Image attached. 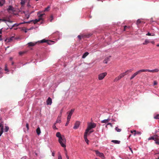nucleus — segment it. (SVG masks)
Listing matches in <instances>:
<instances>
[{
  "label": "nucleus",
  "mask_w": 159,
  "mask_h": 159,
  "mask_svg": "<svg viewBox=\"0 0 159 159\" xmlns=\"http://www.w3.org/2000/svg\"><path fill=\"white\" fill-rule=\"evenodd\" d=\"M56 136L59 138L58 141L61 146L65 148L66 145L65 143L66 142V140L64 136H61L60 133L57 132L56 134ZM66 150V148H65Z\"/></svg>",
  "instance_id": "f257e3e1"
},
{
  "label": "nucleus",
  "mask_w": 159,
  "mask_h": 159,
  "mask_svg": "<svg viewBox=\"0 0 159 159\" xmlns=\"http://www.w3.org/2000/svg\"><path fill=\"white\" fill-rule=\"evenodd\" d=\"M37 15L39 17V19H36L35 20H33V21L34 24H36L40 20H43V18L45 16V14L44 13L41 14L40 12H38Z\"/></svg>",
  "instance_id": "f03ea898"
},
{
  "label": "nucleus",
  "mask_w": 159,
  "mask_h": 159,
  "mask_svg": "<svg viewBox=\"0 0 159 159\" xmlns=\"http://www.w3.org/2000/svg\"><path fill=\"white\" fill-rule=\"evenodd\" d=\"M96 125L94 123L90 122L88 123V127L85 130V132L88 133L90 130L96 127Z\"/></svg>",
  "instance_id": "7ed1b4c3"
},
{
  "label": "nucleus",
  "mask_w": 159,
  "mask_h": 159,
  "mask_svg": "<svg viewBox=\"0 0 159 159\" xmlns=\"http://www.w3.org/2000/svg\"><path fill=\"white\" fill-rule=\"evenodd\" d=\"M144 70L143 69H142V70H139L138 71H137V72H136L134 73L132 75V76L130 78V80H131L133 79L137 75L140 74V73L141 72H144Z\"/></svg>",
  "instance_id": "20e7f679"
},
{
  "label": "nucleus",
  "mask_w": 159,
  "mask_h": 159,
  "mask_svg": "<svg viewBox=\"0 0 159 159\" xmlns=\"http://www.w3.org/2000/svg\"><path fill=\"white\" fill-rule=\"evenodd\" d=\"M107 72H104L98 75V79L99 80H102L107 75Z\"/></svg>",
  "instance_id": "39448f33"
},
{
  "label": "nucleus",
  "mask_w": 159,
  "mask_h": 159,
  "mask_svg": "<svg viewBox=\"0 0 159 159\" xmlns=\"http://www.w3.org/2000/svg\"><path fill=\"white\" fill-rule=\"evenodd\" d=\"M96 154L99 157H101L102 159H105V157L103 153L99 152L98 150H95Z\"/></svg>",
  "instance_id": "423d86ee"
},
{
  "label": "nucleus",
  "mask_w": 159,
  "mask_h": 159,
  "mask_svg": "<svg viewBox=\"0 0 159 159\" xmlns=\"http://www.w3.org/2000/svg\"><path fill=\"white\" fill-rule=\"evenodd\" d=\"M144 71V72H146L148 71L150 72H152V73H154V72H157L159 71V69H155L154 70H150L149 69H143Z\"/></svg>",
  "instance_id": "0eeeda50"
},
{
  "label": "nucleus",
  "mask_w": 159,
  "mask_h": 159,
  "mask_svg": "<svg viewBox=\"0 0 159 159\" xmlns=\"http://www.w3.org/2000/svg\"><path fill=\"white\" fill-rule=\"evenodd\" d=\"M3 122L0 123V137L3 132Z\"/></svg>",
  "instance_id": "6e6552de"
},
{
  "label": "nucleus",
  "mask_w": 159,
  "mask_h": 159,
  "mask_svg": "<svg viewBox=\"0 0 159 159\" xmlns=\"http://www.w3.org/2000/svg\"><path fill=\"white\" fill-rule=\"evenodd\" d=\"M52 42L51 41H48L44 39L41 40L39 41L38 42L39 43H47L48 44H51V43Z\"/></svg>",
  "instance_id": "1a4fd4ad"
},
{
  "label": "nucleus",
  "mask_w": 159,
  "mask_h": 159,
  "mask_svg": "<svg viewBox=\"0 0 159 159\" xmlns=\"http://www.w3.org/2000/svg\"><path fill=\"white\" fill-rule=\"evenodd\" d=\"M88 133L85 132L84 135V138L85 140V141L88 144H89L88 142H89V140L88 139L87 137V135L88 134Z\"/></svg>",
  "instance_id": "9d476101"
},
{
  "label": "nucleus",
  "mask_w": 159,
  "mask_h": 159,
  "mask_svg": "<svg viewBox=\"0 0 159 159\" xmlns=\"http://www.w3.org/2000/svg\"><path fill=\"white\" fill-rule=\"evenodd\" d=\"M47 104L48 105H51L52 103V100L51 98L49 97L46 101Z\"/></svg>",
  "instance_id": "9b49d317"
},
{
  "label": "nucleus",
  "mask_w": 159,
  "mask_h": 159,
  "mask_svg": "<svg viewBox=\"0 0 159 159\" xmlns=\"http://www.w3.org/2000/svg\"><path fill=\"white\" fill-rule=\"evenodd\" d=\"M80 125V123L79 121H76L75 125L73 127L74 129H77L79 127Z\"/></svg>",
  "instance_id": "f8f14e48"
},
{
  "label": "nucleus",
  "mask_w": 159,
  "mask_h": 159,
  "mask_svg": "<svg viewBox=\"0 0 159 159\" xmlns=\"http://www.w3.org/2000/svg\"><path fill=\"white\" fill-rule=\"evenodd\" d=\"M37 43H38V42H37L36 43H34L33 42H31L29 43H28V44L29 47L34 46V45H35Z\"/></svg>",
  "instance_id": "ddd939ff"
},
{
  "label": "nucleus",
  "mask_w": 159,
  "mask_h": 159,
  "mask_svg": "<svg viewBox=\"0 0 159 159\" xmlns=\"http://www.w3.org/2000/svg\"><path fill=\"white\" fill-rule=\"evenodd\" d=\"M127 74V73H126L125 72L120 74L119 76H120V78L121 79L125 75Z\"/></svg>",
  "instance_id": "4468645a"
},
{
  "label": "nucleus",
  "mask_w": 159,
  "mask_h": 159,
  "mask_svg": "<svg viewBox=\"0 0 159 159\" xmlns=\"http://www.w3.org/2000/svg\"><path fill=\"white\" fill-rule=\"evenodd\" d=\"M110 57V56L109 57H107L105 58V59L103 61V63H107V61L109 60V58Z\"/></svg>",
  "instance_id": "2eb2a0df"
},
{
  "label": "nucleus",
  "mask_w": 159,
  "mask_h": 159,
  "mask_svg": "<svg viewBox=\"0 0 159 159\" xmlns=\"http://www.w3.org/2000/svg\"><path fill=\"white\" fill-rule=\"evenodd\" d=\"M150 43V41L148 39H146L145 41L143 43V45H146L147 44L149 43Z\"/></svg>",
  "instance_id": "dca6fc26"
},
{
  "label": "nucleus",
  "mask_w": 159,
  "mask_h": 159,
  "mask_svg": "<svg viewBox=\"0 0 159 159\" xmlns=\"http://www.w3.org/2000/svg\"><path fill=\"white\" fill-rule=\"evenodd\" d=\"M157 135H156V136H154V137H150L148 139V140H150L152 139V140H156V138L157 137Z\"/></svg>",
  "instance_id": "f3484780"
},
{
  "label": "nucleus",
  "mask_w": 159,
  "mask_h": 159,
  "mask_svg": "<svg viewBox=\"0 0 159 159\" xmlns=\"http://www.w3.org/2000/svg\"><path fill=\"white\" fill-rule=\"evenodd\" d=\"M10 11H13V8L12 6H9L8 8L7 9V11L9 12Z\"/></svg>",
  "instance_id": "a211bd4d"
},
{
  "label": "nucleus",
  "mask_w": 159,
  "mask_h": 159,
  "mask_svg": "<svg viewBox=\"0 0 159 159\" xmlns=\"http://www.w3.org/2000/svg\"><path fill=\"white\" fill-rule=\"evenodd\" d=\"M74 111V109H72L71 111L69 112H67V113L68 114V115L71 116L72 114L73 113Z\"/></svg>",
  "instance_id": "6ab92c4d"
},
{
  "label": "nucleus",
  "mask_w": 159,
  "mask_h": 159,
  "mask_svg": "<svg viewBox=\"0 0 159 159\" xmlns=\"http://www.w3.org/2000/svg\"><path fill=\"white\" fill-rule=\"evenodd\" d=\"M110 120V118H108L107 119L101 121V123H107L109 122Z\"/></svg>",
  "instance_id": "aec40b11"
},
{
  "label": "nucleus",
  "mask_w": 159,
  "mask_h": 159,
  "mask_svg": "<svg viewBox=\"0 0 159 159\" xmlns=\"http://www.w3.org/2000/svg\"><path fill=\"white\" fill-rule=\"evenodd\" d=\"M36 133L38 135H39L41 133L40 128L38 127L36 129Z\"/></svg>",
  "instance_id": "412c9836"
},
{
  "label": "nucleus",
  "mask_w": 159,
  "mask_h": 159,
  "mask_svg": "<svg viewBox=\"0 0 159 159\" xmlns=\"http://www.w3.org/2000/svg\"><path fill=\"white\" fill-rule=\"evenodd\" d=\"M20 0L21 1V2H20V4L22 6H23L25 4L26 0Z\"/></svg>",
  "instance_id": "4be33fe9"
},
{
  "label": "nucleus",
  "mask_w": 159,
  "mask_h": 159,
  "mask_svg": "<svg viewBox=\"0 0 159 159\" xmlns=\"http://www.w3.org/2000/svg\"><path fill=\"white\" fill-rule=\"evenodd\" d=\"M89 54V53L88 52H86L83 55L82 58H84L86 57Z\"/></svg>",
  "instance_id": "5701e85b"
},
{
  "label": "nucleus",
  "mask_w": 159,
  "mask_h": 159,
  "mask_svg": "<svg viewBox=\"0 0 159 159\" xmlns=\"http://www.w3.org/2000/svg\"><path fill=\"white\" fill-rule=\"evenodd\" d=\"M111 142L116 144H119L120 143V141L116 140H112L111 141Z\"/></svg>",
  "instance_id": "b1692460"
},
{
  "label": "nucleus",
  "mask_w": 159,
  "mask_h": 159,
  "mask_svg": "<svg viewBox=\"0 0 159 159\" xmlns=\"http://www.w3.org/2000/svg\"><path fill=\"white\" fill-rule=\"evenodd\" d=\"M121 78L119 76H118L117 77H116L114 80V82H117L118 80L120 79Z\"/></svg>",
  "instance_id": "393cba45"
},
{
  "label": "nucleus",
  "mask_w": 159,
  "mask_h": 159,
  "mask_svg": "<svg viewBox=\"0 0 159 159\" xmlns=\"http://www.w3.org/2000/svg\"><path fill=\"white\" fill-rule=\"evenodd\" d=\"M61 122V118L60 117H58L56 121V123H60Z\"/></svg>",
  "instance_id": "a878e982"
},
{
  "label": "nucleus",
  "mask_w": 159,
  "mask_h": 159,
  "mask_svg": "<svg viewBox=\"0 0 159 159\" xmlns=\"http://www.w3.org/2000/svg\"><path fill=\"white\" fill-rule=\"evenodd\" d=\"M0 19L1 20V21L5 22V21H7L9 22H11V23L12 22V21H10L9 20H7L6 19Z\"/></svg>",
  "instance_id": "bb28decb"
},
{
  "label": "nucleus",
  "mask_w": 159,
  "mask_h": 159,
  "mask_svg": "<svg viewBox=\"0 0 159 159\" xmlns=\"http://www.w3.org/2000/svg\"><path fill=\"white\" fill-rule=\"evenodd\" d=\"M131 133L132 134H134V136H135L136 134V131L135 130H131Z\"/></svg>",
  "instance_id": "cd10ccee"
},
{
  "label": "nucleus",
  "mask_w": 159,
  "mask_h": 159,
  "mask_svg": "<svg viewBox=\"0 0 159 159\" xmlns=\"http://www.w3.org/2000/svg\"><path fill=\"white\" fill-rule=\"evenodd\" d=\"M155 141V143L157 144H159V139L157 137L156 138V140H154Z\"/></svg>",
  "instance_id": "c85d7f7f"
},
{
  "label": "nucleus",
  "mask_w": 159,
  "mask_h": 159,
  "mask_svg": "<svg viewBox=\"0 0 159 159\" xmlns=\"http://www.w3.org/2000/svg\"><path fill=\"white\" fill-rule=\"evenodd\" d=\"M25 51H22V52H19V54L21 56L25 53Z\"/></svg>",
  "instance_id": "c756f323"
},
{
  "label": "nucleus",
  "mask_w": 159,
  "mask_h": 159,
  "mask_svg": "<svg viewBox=\"0 0 159 159\" xmlns=\"http://www.w3.org/2000/svg\"><path fill=\"white\" fill-rule=\"evenodd\" d=\"M50 8V6H48V7L47 8H45L44 11H49Z\"/></svg>",
  "instance_id": "7c9ffc66"
},
{
  "label": "nucleus",
  "mask_w": 159,
  "mask_h": 159,
  "mask_svg": "<svg viewBox=\"0 0 159 159\" xmlns=\"http://www.w3.org/2000/svg\"><path fill=\"white\" fill-rule=\"evenodd\" d=\"M115 129L117 131V132H120L121 131V129H119L118 128V127H116V128H115Z\"/></svg>",
  "instance_id": "2f4dec72"
},
{
  "label": "nucleus",
  "mask_w": 159,
  "mask_h": 159,
  "mask_svg": "<svg viewBox=\"0 0 159 159\" xmlns=\"http://www.w3.org/2000/svg\"><path fill=\"white\" fill-rule=\"evenodd\" d=\"M9 129V128L8 126H5V132H7L8 130Z\"/></svg>",
  "instance_id": "473e14b6"
},
{
  "label": "nucleus",
  "mask_w": 159,
  "mask_h": 159,
  "mask_svg": "<svg viewBox=\"0 0 159 159\" xmlns=\"http://www.w3.org/2000/svg\"><path fill=\"white\" fill-rule=\"evenodd\" d=\"M20 24H15L13 25L12 27L11 28V29L13 27H17Z\"/></svg>",
  "instance_id": "72a5a7b5"
},
{
  "label": "nucleus",
  "mask_w": 159,
  "mask_h": 159,
  "mask_svg": "<svg viewBox=\"0 0 159 159\" xmlns=\"http://www.w3.org/2000/svg\"><path fill=\"white\" fill-rule=\"evenodd\" d=\"M132 69H130L129 70H127V71H126L125 72L126 73H127V74H128V72H131L133 71Z\"/></svg>",
  "instance_id": "f704fd0d"
},
{
  "label": "nucleus",
  "mask_w": 159,
  "mask_h": 159,
  "mask_svg": "<svg viewBox=\"0 0 159 159\" xmlns=\"http://www.w3.org/2000/svg\"><path fill=\"white\" fill-rule=\"evenodd\" d=\"M14 38V37L13 36H12L10 38L8 39V42H10L11 41L13 40Z\"/></svg>",
  "instance_id": "c9c22d12"
},
{
  "label": "nucleus",
  "mask_w": 159,
  "mask_h": 159,
  "mask_svg": "<svg viewBox=\"0 0 159 159\" xmlns=\"http://www.w3.org/2000/svg\"><path fill=\"white\" fill-rule=\"evenodd\" d=\"M141 20H139V19H138L137 21V22H136V24H137V25H138L140 23H141Z\"/></svg>",
  "instance_id": "e433bc0d"
},
{
  "label": "nucleus",
  "mask_w": 159,
  "mask_h": 159,
  "mask_svg": "<svg viewBox=\"0 0 159 159\" xmlns=\"http://www.w3.org/2000/svg\"><path fill=\"white\" fill-rule=\"evenodd\" d=\"M71 116L68 115L67 117V120L68 121H70V119L71 118Z\"/></svg>",
  "instance_id": "4c0bfd02"
},
{
  "label": "nucleus",
  "mask_w": 159,
  "mask_h": 159,
  "mask_svg": "<svg viewBox=\"0 0 159 159\" xmlns=\"http://www.w3.org/2000/svg\"><path fill=\"white\" fill-rule=\"evenodd\" d=\"M26 127L27 128V130H28L29 129V125L28 123H26Z\"/></svg>",
  "instance_id": "58836bf2"
},
{
  "label": "nucleus",
  "mask_w": 159,
  "mask_h": 159,
  "mask_svg": "<svg viewBox=\"0 0 159 159\" xmlns=\"http://www.w3.org/2000/svg\"><path fill=\"white\" fill-rule=\"evenodd\" d=\"M129 28V26H125L124 27V31H125L127 29Z\"/></svg>",
  "instance_id": "ea45409f"
},
{
  "label": "nucleus",
  "mask_w": 159,
  "mask_h": 159,
  "mask_svg": "<svg viewBox=\"0 0 159 159\" xmlns=\"http://www.w3.org/2000/svg\"><path fill=\"white\" fill-rule=\"evenodd\" d=\"M159 117V115L157 114L154 117V118L155 119H157Z\"/></svg>",
  "instance_id": "a19ab883"
},
{
  "label": "nucleus",
  "mask_w": 159,
  "mask_h": 159,
  "mask_svg": "<svg viewBox=\"0 0 159 159\" xmlns=\"http://www.w3.org/2000/svg\"><path fill=\"white\" fill-rule=\"evenodd\" d=\"M147 35H148V36H154L155 34H151V33L148 32V34H146Z\"/></svg>",
  "instance_id": "79ce46f5"
},
{
  "label": "nucleus",
  "mask_w": 159,
  "mask_h": 159,
  "mask_svg": "<svg viewBox=\"0 0 159 159\" xmlns=\"http://www.w3.org/2000/svg\"><path fill=\"white\" fill-rule=\"evenodd\" d=\"M157 82L156 80H155L154 81V84L153 85H157Z\"/></svg>",
  "instance_id": "37998d69"
},
{
  "label": "nucleus",
  "mask_w": 159,
  "mask_h": 159,
  "mask_svg": "<svg viewBox=\"0 0 159 159\" xmlns=\"http://www.w3.org/2000/svg\"><path fill=\"white\" fill-rule=\"evenodd\" d=\"M50 19V21L52 22V20L53 19V16H51Z\"/></svg>",
  "instance_id": "c03bdc74"
},
{
  "label": "nucleus",
  "mask_w": 159,
  "mask_h": 159,
  "mask_svg": "<svg viewBox=\"0 0 159 159\" xmlns=\"http://www.w3.org/2000/svg\"><path fill=\"white\" fill-rule=\"evenodd\" d=\"M136 134H138L139 135H140V134H141V132H139V131H136Z\"/></svg>",
  "instance_id": "a18cd8bd"
},
{
  "label": "nucleus",
  "mask_w": 159,
  "mask_h": 159,
  "mask_svg": "<svg viewBox=\"0 0 159 159\" xmlns=\"http://www.w3.org/2000/svg\"><path fill=\"white\" fill-rule=\"evenodd\" d=\"M65 155H66V158L67 159H69V156H68V155L67 154V152L66 151V152L65 153Z\"/></svg>",
  "instance_id": "49530a36"
},
{
  "label": "nucleus",
  "mask_w": 159,
  "mask_h": 159,
  "mask_svg": "<svg viewBox=\"0 0 159 159\" xmlns=\"http://www.w3.org/2000/svg\"><path fill=\"white\" fill-rule=\"evenodd\" d=\"M5 71H8V70L7 68V65H5Z\"/></svg>",
  "instance_id": "de8ad7c7"
},
{
  "label": "nucleus",
  "mask_w": 159,
  "mask_h": 159,
  "mask_svg": "<svg viewBox=\"0 0 159 159\" xmlns=\"http://www.w3.org/2000/svg\"><path fill=\"white\" fill-rule=\"evenodd\" d=\"M27 6L28 7H30V4L29 1L27 3Z\"/></svg>",
  "instance_id": "09e8293b"
},
{
  "label": "nucleus",
  "mask_w": 159,
  "mask_h": 159,
  "mask_svg": "<svg viewBox=\"0 0 159 159\" xmlns=\"http://www.w3.org/2000/svg\"><path fill=\"white\" fill-rule=\"evenodd\" d=\"M58 159H62V157L61 155H59L58 156Z\"/></svg>",
  "instance_id": "8fccbe9b"
},
{
  "label": "nucleus",
  "mask_w": 159,
  "mask_h": 159,
  "mask_svg": "<svg viewBox=\"0 0 159 159\" xmlns=\"http://www.w3.org/2000/svg\"><path fill=\"white\" fill-rule=\"evenodd\" d=\"M93 130H90L89 132H88V133H89V134H91L92 132H93Z\"/></svg>",
  "instance_id": "3c124183"
},
{
  "label": "nucleus",
  "mask_w": 159,
  "mask_h": 159,
  "mask_svg": "<svg viewBox=\"0 0 159 159\" xmlns=\"http://www.w3.org/2000/svg\"><path fill=\"white\" fill-rule=\"evenodd\" d=\"M81 36L79 35L78 36V38L80 40H81Z\"/></svg>",
  "instance_id": "603ef678"
},
{
  "label": "nucleus",
  "mask_w": 159,
  "mask_h": 159,
  "mask_svg": "<svg viewBox=\"0 0 159 159\" xmlns=\"http://www.w3.org/2000/svg\"><path fill=\"white\" fill-rule=\"evenodd\" d=\"M69 122V121H68V120H67V122L65 126H67L68 125V124Z\"/></svg>",
  "instance_id": "864d4df0"
},
{
  "label": "nucleus",
  "mask_w": 159,
  "mask_h": 159,
  "mask_svg": "<svg viewBox=\"0 0 159 159\" xmlns=\"http://www.w3.org/2000/svg\"><path fill=\"white\" fill-rule=\"evenodd\" d=\"M4 4L2 2L0 1V6H2Z\"/></svg>",
  "instance_id": "5fc2aeb1"
},
{
  "label": "nucleus",
  "mask_w": 159,
  "mask_h": 159,
  "mask_svg": "<svg viewBox=\"0 0 159 159\" xmlns=\"http://www.w3.org/2000/svg\"><path fill=\"white\" fill-rule=\"evenodd\" d=\"M107 125H110L111 127H112V125L111 123H108L107 124Z\"/></svg>",
  "instance_id": "6e6d98bb"
},
{
  "label": "nucleus",
  "mask_w": 159,
  "mask_h": 159,
  "mask_svg": "<svg viewBox=\"0 0 159 159\" xmlns=\"http://www.w3.org/2000/svg\"><path fill=\"white\" fill-rule=\"evenodd\" d=\"M129 150H130V151L132 152V153H133V152L132 150V149L131 148H130V147H129Z\"/></svg>",
  "instance_id": "4d7b16f0"
},
{
  "label": "nucleus",
  "mask_w": 159,
  "mask_h": 159,
  "mask_svg": "<svg viewBox=\"0 0 159 159\" xmlns=\"http://www.w3.org/2000/svg\"><path fill=\"white\" fill-rule=\"evenodd\" d=\"M30 23V22H26V23ZM26 23V22H23L22 23H20L19 24H24V23Z\"/></svg>",
  "instance_id": "13d9d810"
},
{
  "label": "nucleus",
  "mask_w": 159,
  "mask_h": 159,
  "mask_svg": "<svg viewBox=\"0 0 159 159\" xmlns=\"http://www.w3.org/2000/svg\"><path fill=\"white\" fill-rule=\"evenodd\" d=\"M1 1L3 3H4L5 2V0H1Z\"/></svg>",
  "instance_id": "bf43d9fd"
},
{
  "label": "nucleus",
  "mask_w": 159,
  "mask_h": 159,
  "mask_svg": "<svg viewBox=\"0 0 159 159\" xmlns=\"http://www.w3.org/2000/svg\"><path fill=\"white\" fill-rule=\"evenodd\" d=\"M54 155H55V153H54V152H52V155L54 157Z\"/></svg>",
  "instance_id": "052dcab7"
},
{
  "label": "nucleus",
  "mask_w": 159,
  "mask_h": 159,
  "mask_svg": "<svg viewBox=\"0 0 159 159\" xmlns=\"http://www.w3.org/2000/svg\"><path fill=\"white\" fill-rule=\"evenodd\" d=\"M2 35H0V40H2Z\"/></svg>",
  "instance_id": "680f3d73"
},
{
  "label": "nucleus",
  "mask_w": 159,
  "mask_h": 159,
  "mask_svg": "<svg viewBox=\"0 0 159 159\" xmlns=\"http://www.w3.org/2000/svg\"><path fill=\"white\" fill-rule=\"evenodd\" d=\"M27 29H25V33H26L27 31Z\"/></svg>",
  "instance_id": "e2e57ef3"
},
{
  "label": "nucleus",
  "mask_w": 159,
  "mask_h": 159,
  "mask_svg": "<svg viewBox=\"0 0 159 159\" xmlns=\"http://www.w3.org/2000/svg\"><path fill=\"white\" fill-rule=\"evenodd\" d=\"M150 43H152V44H154V41H152L150 42Z\"/></svg>",
  "instance_id": "0e129e2a"
},
{
  "label": "nucleus",
  "mask_w": 159,
  "mask_h": 159,
  "mask_svg": "<svg viewBox=\"0 0 159 159\" xmlns=\"http://www.w3.org/2000/svg\"><path fill=\"white\" fill-rule=\"evenodd\" d=\"M2 33V30H0V34H1Z\"/></svg>",
  "instance_id": "69168bd1"
},
{
  "label": "nucleus",
  "mask_w": 159,
  "mask_h": 159,
  "mask_svg": "<svg viewBox=\"0 0 159 159\" xmlns=\"http://www.w3.org/2000/svg\"><path fill=\"white\" fill-rule=\"evenodd\" d=\"M53 128L54 129L55 128H56V126L55 125L53 126Z\"/></svg>",
  "instance_id": "338daca9"
},
{
  "label": "nucleus",
  "mask_w": 159,
  "mask_h": 159,
  "mask_svg": "<svg viewBox=\"0 0 159 159\" xmlns=\"http://www.w3.org/2000/svg\"><path fill=\"white\" fill-rule=\"evenodd\" d=\"M157 47H159V44H158L157 45Z\"/></svg>",
  "instance_id": "774afa93"
}]
</instances>
